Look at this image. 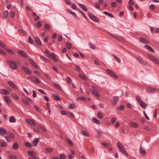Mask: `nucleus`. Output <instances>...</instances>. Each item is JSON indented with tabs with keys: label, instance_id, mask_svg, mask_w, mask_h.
I'll use <instances>...</instances> for the list:
<instances>
[{
	"label": "nucleus",
	"instance_id": "f257e3e1",
	"mask_svg": "<svg viewBox=\"0 0 159 159\" xmlns=\"http://www.w3.org/2000/svg\"><path fill=\"white\" fill-rule=\"evenodd\" d=\"M7 63L9 64L11 68L13 70L16 69L17 68V66L15 61H13L11 60H6Z\"/></svg>",
	"mask_w": 159,
	"mask_h": 159
},
{
	"label": "nucleus",
	"instance_id": "f03ea898",
	"mask_svg": "<svg viewBox=\"0 0 159 159\" xmlns=\"http://www.w3.org/2000/svg\"><path fill=\"white\" fill-rule=\"evenodd\" d=\"M92 88L93 89H92V93L97 98L100 96V95L98 92L99 91V90L97 87L94 86H92Z\"/></svg>",
	"mask_w": 159,
	"mask_h": 159
},
{
	"label": "nucleus",
	"instance_id": "7ed1b4c3",
	"mask_svg": "<svg viewBox=\"0 0 159 159\" xmlns=\"http://www.w3.org/2000/svg\"><path fill=\"white\" fill-rule=\"evenodd\" d=\"M136 58L140 63H141L143 65L147 66H148L149 65V63L148 62L145 61L141 57H136Z\"/></svg>",
	"mask_w": 159,
	"mask_h": 159
},
{
	"label": "nucleus",
	"instance_id": "20e7f679",
	"mask_svg": "<svg viewBox=\"0 0 159 159\" xmlns=\"http://www.w3.org/2000/svg\"><path fill=\"white\" fill-rule=\"evenodd\" d=\"M120 152L124 155L127 156L128 155V154L126 151L125 147L120 143Z\"/></svg>",
	"mask_w": 159,
	"mask_h": 159
},
{
	"label": "nucleus",
	"instance_id": "39448f33",
	"mask_svg": "<svg viewBox=\"0 0 159 159\" xmlns=\"http://www.w3.org/2000/svg\"><path fill=\"white\" fill-rule=\"evenodd\" d=\"M106 71L107 74L111 77L114 78H117L118 77V76L116 74L111 70L110 69H107L106 70Z\"/></svg>",
	"mask_w": 159,
	"mask_h": 159
},
{
	"label": "nucleus",
	"instance_id": "423d86ee",
	"mask_svg": "<svg viewBox=\"0 0 159 159\" xmlns=\"http://www.w3.org/2000/svg\"><path fill=\"white\" fill-rule=\"evenodd\" d=\"M90 18L95 22H98V20L95 16H94L91 13H89L88 14Z\"/></svg>",
	"mask_w": 159,
	"mask_h": 159
},
{
	"label": "nucleus",
	"instance_id": "0eeeda50",
	"mask_svg": "<svg viewBox=\"0 0 159 159\" xmlns=\"http://www.w3.org/2000/svg\"><path fill=\"white\" fill-rule=\"evenodd\" d=\"M157 90L153 88L149 87L147 89V92L149 93H154L156 92Z\"/></svg>",
	"mask_w": 159,
	"mask_h": 159
},
{
	"label": "nucleus",
	"instance_id": "6e6552de",
	"mask_svg": "<svg viewBox=\"0 0 159 159\" xmlns=\"http://www.w3.org/2000/svg\"><path fill=\"white\" fill-rule=\"evenodd\" d=\"M18 53L23 57L27 58L28 57V55L26 52L23 51L21 50L18 51Z\"/></svg>",
	"mask_w": 159,
	"mask_h": 159
},
{
	"label": "nucleus",
	"instance_id": "1a4fd4ad",
	"mask_svg": "<svg viewBox=\"0 0 159 159\" xmlns=\"http://www.w3.org/2000/svg\"><path fill=\"white\" fill-rule=\"evenodd\" d=\"M22 68L23 71L24 72H25L27 74L30 75L31 74V71L27 67L23 66H22Z\"/></svg>",
	"mask_w": 159,
	"mask_h": 159
},
{
	"label": "nucleus",
	"instance_id": "9d476101",
	"mask_svg": "<svg viewBox=\"0 0 159 159\" xmlns=\"http://www.w3.org/2000/svg\"><path fill=\"white\" fill-rule=\"evenodd\" d=\"M8 84L12 88L15 89H17V86L12 81H9L7 82Z\"/></svg>",
	"mask_w": 159,
	"mask_h": 159
},
{
	"label": "nucleus",
	"instance_id": "9b49d317",
	"mask_svg": "<svg viewBox=\"0 0 159 159\" xmlns=\"http://www.w3.org/2000/svg\"><path fill=\"white\" fill-rule=\"evenodd\" d=\"M140 153L141 155H143V156H145L146 154L145 149L140 147Z\"/></svg>",
	"mask_w": 159,
	"mask_h": 159
},
{
	"label": "nucleus",
	"instance_id": "f8f14e48",
	"mask_svg": "<svg viewBox=\"0 0 159 159\" xmlns=\"http://www.w3.org/2000/svg\"><path fill=\"white\" fill-rule=\"evenodd\" d=\"M7 132L5 129L2 127L0 128V134L3 136L6 134Z\"/></svg>",
	"mask_w": 159,
	"mask_h": 159
},
{
	"label": "nucleus",
	"instance_id": "ddd939ff",
	"mask_svg": "<svg viewBox=\"0 0 159 159\" xmlns=\"http://www.w3.org/2000/svg\"><path fill=\"white\" fill-rule=\"evenodd\" d=\"M31 80L33 81L34 82L37 84H39L40 83V81L39 80V79L34 76H32Z\"/></svg>",
	"mask_w": 159,
	"mask_h": 159
},
{
	"label": "nucleus",
	"instance_id": "4468645a",
	"mask_svg": "<svg viewBox=\"0 0 159 159\" xmlns=\"http://www.w3.org/2000/svg\"><path fill=\"white\" fill-rule=\"evenodd\" d=\"M25 121L29 124L33 126H35L36 125L35 123L32 120L28 119H25Z\"/></svg>",
	"mask_w": 159,
	"mask_h": 159
},
{
	"label": "nucleus",
	"instance_id": "2eb2a0df",
	"mask_svg": "<svg viewBox=\"0 0 159 159\" xmlns=\"http://www.w3.org/2000/svg\"><path fill=\"white\" fill-rule=\"evenodd\" d=\"M0 92L1 94H3L5 95H7L9 93L7 90L4 89H1Z\"/></svg>",
	"mask_w": 159,
	"mask_h": 159
},
{
	"label": "nucleus",
	"instance_id": "dca6fc26",
	"mask_svg": "<svg viewBox=\"0 0 159 159\" xmlns=\"http://www.w3.org/2000/svg\"><path fill=\"white\" fill-rule=\"evenodd\" d=\"M35 43L39 45L40 46L41 45V41L38 37H35Z\"/></svg>",
	"mask_w": 159,
	"mask_h": 159
},
{
	"label": "nucleus",
	"instance_id": "f3484780",
	"mask_svg": "<svg viewBox=\"0 0 159 159\" xmlns=\"http://www.w3.org/2000/svg\"><path fill=\"white\" fill-rule=\"evenodd\" d=\"M150 30L152 33H159V28L154 29L153 27L150 28Z\"/></svg>",
	"mask_w": 159,
	"mask_h": 159
},
{
	"label": "nucleus",
	"instance_id": "a211bd4d",
	"mask_svg": "<svg viewBox=\"0 0 159 159\" xmlns=\"http://www.w3.org/2000/svg\"><path fill=\"white\" fill-rule=\"evenodd\" d=\"M139 104L140 107L143 108H145L147 106V105L146 103L143 101H140Z\"/></svg>",
	"mask_w": 159,
	"mask_h": 159
},
{
	"label": "nucleus",
	"instance_id": "6ab92c4d",
	"mask_svg": "<svg viewBox=\"0 0 159 159\" xmlns=\"http://www.w3.org/2000/svg\"><path fill=\"white\" fill-rule=\"evenodd\" d=\"M144 47L146 49L150 51L154 52V51L153 49L150 46L148 45H145L144 46Z\"/></svg>",
	"mask_w": 159,
	"mask_h": 159
},
{
	"label": "nucleus",
	"instance_id": "aec40b11",
	"mask_svg": "<svg viewBox=\"0 0 159 159\" xmlns=\"http://www.w3.org/2000/svg\"><path fill=\"white\" fill-rule=\"evenodd\" d=\"M140 40L142 42L147 44H149L150 42L148 40H147L146 39L143 38H140Z\"/></svg>",
	"mask_w": 159,
	"mask_h": 159
},
{
	"label": "nucleus",
	"instance_id": "412c9836",
	"mask_svg": "<svg viewBox=\"0 0 159 159\" xmlns=\"http://www.w3.org/2000/svg\"><path fill=\"white\" fill-rule=\"evenodd\" d=\"M92 121L97 125H99L101 123L100 121L96 118L93 117L92 118Z\"/></svg>",
	"mask_w": 159,
	"mask_h": 159
},
{
	"label": "nucleus",
	"instance_id": "4be33fe9",
	"mask_svg": "<svg viewBox=\"0 0 159 159\" xmlns=\"http://www.w3.org/2000/svg\"><path fill=\"white\" fill-rule=\"evenodd\" d=\"M39 140L38 138H35L34 140L32 142L33 145L34 146H36L37 145L38 143L39 142Z\"/></svg>",
	"mask_w": 159,
	"mask_h": 159
},
{
	"label": "nucleus",
	"instance_id": "5701e85b",
	"mask_svg": "<svg viewBox=\"0 0 159 159\" xmlns=\"http://www.w3.org/2000/svg\"><path fill=\"white\" fill-rule=\"evenodd\" d=\"M4 99L7 103H9L11 102V100L10 98L8 96H5L4 97Z\"/></svg>",
	"mask_w": 159,
	"mask_h": 159
},
{
	"label": "nucleus",
	"instance_id": "b1692460",
	"mask_svg": "<svg viewBox=\"0 0 159 159\" xmlns=\"http://www.w3.org/2000/svg\"><path fill=\"white\" fill-rule=\"evenodd\" d=\"M79 76L80 78L86 81H88L89 80L88 78L84 74H80Z\"/></svg>",
	"mask_w": 159,
	"mask_h": 159
},
{
	"label": "nucleus",
	"instance_id": "393cba45",
	"mask_svg": "<svg viewBox=\"0 0 159 159\" xmlns=\"http://www.w3.org/2000/svg\"><path fill=\"white\" fill-rule=\"evenodd\" d=\"M51 57H52L53 60L55 62H57V60L56 58V55L54 53L52 52L51 53Z\"/></svg>",
	"mask_w": 159,
	"mask_h": 159
},
{
	"label": "nucleus",
	"instance_id": "a878e982",
	"mask_svg": "<svg viewBox=\"0 0 159 159\" xmlns=\"http://www.w3.org/2000/svg\"><path fill=\"white\" fill-rule=\"evenodd\" d=\"M30 61L31 62V63L32 64V65L34 67L36 68H38V66L36 64V63L33 60H32L30 59Z\"/></svg>",
	"mask_w": 159,
	"mask_h": 159
},
{
	"label": "nucleus",
	"instance_id": "bb28decb",
	"mask_svg": "<svg viewBox=\"0 0 159 159\" xmlns=\"http://www.w3.org/2000/svg\"><path fill=\"white\" fill-rule=\"evenodd\" d=\"M52 96L54 99L57 101H59L61 100V98L58 95L56 94H53Z\"/></svg>",
	"mask_w": 159,
	"mask_h": 159
},
{
	"label": "nucleus",
	"instance_id": "cd10ccee",
	"mask_svg": "<svg viewBox=\"0 0 159 159\" xmlns=\"http://www.w3.org/2000/svg\"><path fill=\"white\" fill-rule=\"evenodd\" d=\"M79 6L84 11H87V8L84 4L80 3L79 4Z\"/></svg>",
	"mask_w": 159,
	"mask_h": 159
},
{
	"label": "nucleus",
	"instance_id": "c85d7f7f",
	"mask_svg": "<svg viewBox=\"0 0 159 159\" xmlns=\"http://www.w3.org/2000/svg\"><path fill=\"white\" fill-rule=\"evenodd\" d=\"M130 125L133 127H137L139 126L135 122H131L130 123Z\"/></svg>",
	"mask_w": 159,
	"mask_h": 159
},
{
	"label": "nucleus",
	"instance_id": "c756f323",
	"mask_svg": "<svg viewBox=\"0 0 159 159\" xmlns=\"http://www.w3.org/2000/svg\"><path fill=\"white\" fill-rule=\"evenodd\" d=\"M39 57L43 61H44L46 62H49V60L48 59H47L46 57H45L43 56L40 55Z\"/></svg>",
	"mask_w": 159,
	"mask_h": 159
},
{
	"label": "nucleus",
	"instance_id": "7c9ffc66",
	"mask_svg": "<svg viewBox=\"0 0 159 159\" xmlns=\"http://www.w3.org/2000/svg\"><path fill=\"white\" fill-rule=\"evenodd\" d=\"M147 56L151 60H152L153 61H154L155 60L156 58L155 57H153L152 55L149 54H147Z\"/></svg>",
	"mask_w": 159,
	"mask_h": 159
},
{
	"label": "nucleus",
	"instance_id": "2f4dec72",
	"mask_svg": "<svg viewBox=\"0 0 159 159\" xmlns=\"http://www.w3.org/2000/svg\"><path fill=\"white\" fill-rule=\"evenodd\" d=\"M9 121L11 123L15 122L16 121V120L13 116H11L9 119Z\"/></svg>",
	"mask_w": 159,
	"mask_h": 159
},
{
	"label": "nucleus",
	"instance_id": "473e14b6",
	"mask_svg": "<svg viewBox=\"0 0 159 159\" xmlns=\"http://www.w3.org/2000/svg\"><path fill=\"white\" fill-rule=\"evenodd\" d=\"M12 148L15 149L16 150L19 148V145L16 142H15L12 145Z\"/></svg>",
	"mask_w": 159,
	"mask_h": 159
},
{
	"label": "nucleus",
	"instance_id": "72a5a7b5",
	"mask_svg": "<svg viewBox=\"0 0 159 159\" xmlns=\"http://www.w3.org/2000/svg\"><path fill=\"white\" fill-rule=\"evenodd\" d=\"M67 11L68 12L70 13L72 15L76 17L77 16L76 14H75V13L74 12L72 11L71 10L69 9H67Z\"/></svg>",
	"mask_w": 159,
	"mask_h": 159
},
{
	"label": "nucleus",
	"instance_id": "f704fd0d",
	"mask_svg": "<svg viewBox=\"0 0 159 159\" xmlns=\"http://www.w3.org/2000/svg\"><path fill=\"white\" fill-rule=\"evenodd\" d=\"M118 100V97H114L113 98V103L116 105V102Z\"/></svg>",
	"mask_w": 159,
	"mask_h": 159
},
{
	"label": "nucleus",
	"instance_id": "c9c22d12",
	"mask_svg": "<svg viewBox=\"0 0 159 159\" xmlns=\"http://www.w3.org/2000/svg\"><path fill=\"white\" fill-rule=\"evenodd\" d=\"M44 53L47 55V56L49 58H50L51 57V53L48 51L46 50H45V51L44 52Z\"/></svg>",
	"mask_w": 159,
	"mask_h": 159
},
{
	"label": "nucleus",
	"instance_id": "e433bc0d",
	"mask_svg": "<svg viewBox=\"0 0 159 159\" xmlns=\"http://www.w3.org/2000/svg\"><path fill=\"white\" fill-rule=\"evenodd\" d=\"M103 13L106 15L109 16L111 17H113L114 16H113L110 13L107 12L106 11H105L104 12H103Z\"/></svg>",
	"mask_w": 159,
	"mask_h": 159
},
{
	"label": "nucleus",
	"instance_id": "4c0bfd02",
	"mask_svg": "<svg viewBox=\"0 0 159 159\" xmlns=\"http://www.w3.org/2000/svg\"><path fill=\"white\" fill-rule=\"evenodd\" d=\"M89 47L93 49H95L96 46L95 45L91 43H89Z\"/></svg>",
	"mask_w": 159,
	"mask_h": 159
},
{
	"label": "nucleus",
	"instance_id": "58836bf2",
	"mask_svg": "<svg viewBox=\"0 0 159 159\" xmlns=\"http://www.w3.org/2000/svg\"><path fill=\"white\" fill-rule=\"evenodd\" d=\"M0 146L1 147H6L7 146V144L5 142H0Z\"/></svg>",
	"mask_w": 159,
	"mask_h": 159
},
{
	"label": "nucleus",
	"instance_id": "ea45409f",
	"mask_svg": "<svg viewBox=\"0 0 159 159\" xmlns=\"http://www.w3.org/2000/svg\"><path fill=\"white\" fill-rule=\"evenodd\" d=\"M97 116L100 119H101L102 118V117H103V116L102 114L100 112H99L98 113Z\"/></svg>",
	"mask_w": 159,
	"mask_h": 159
},
{
	"label": "nucleus",
	"instance_id": "a19ab883",
	"mask_svg": "<svg viewBox=\"0 0 159 159\" xmlns=\"http://www.w3.org/2000/svg\"><path fill=\"white\" fill-rule=\"evenodd\" d=\"M28 41L31 44H33L34 43L33 40L30 36H29Z\"/></svg>",
	"mask_w": 159,
	"mask_h": 159
},
{
	"label": "nucleus",
	"instance_id": "79ce46f5",
	"mask_svg": "<svg viewBox=\"0 0 159 159\" xmlns=\"http://www.w3.org/2000/svg\"><path fill=\"white\" fill-rule=\"evenodd\" d=\"M81 134L84 135L88 136L89 137V135L84 130H82L81 132Z\"/></svg>",
	"mask_w": 159,
	"mask_h": 159
},
{
	"label": "nucleus",
	"instance_id": "37998d69",
	"mask_svg": "<svg viewBox=\"0 0 159 159\" xmlns=\"http://www.w3.org/2000/svg\"><path fill=\"white\" fill-rule=\"evenodd\" d=\"M9 158L10 159H16L17 157L14 155H11L9 156Z\"/></svg>",
	"mask_w": 159,
	"mask_h": 159
},
{
	"label": "nucleus",
	"instance_id": "c03bdc74",
	"mask_svg": "<svg viewBox=\"0 0 159 159\" xmlns=\"http://www.w3.org/2000/svg\"><path fill=\"white\" fill-rule=\"evenodd\" d=\"M66 46L68 49H70L71 48V43H69L68 42L66 43Z\"/></svg>",
	"mask_w": 159,
	"mask_h": 159
},
{
	"label": "nucleus",
	"instance_id": "a18cd8bd",
	"mask_svg": "<svg viewBox=\"0 0 159 159\" xmlns=\"http://www.w3.org/2000/svg\"><path fill=\"white\" fill-rule=\"evenodd\" d=\"M38 128L39 129H41L43 131L45 132V131H46V129H45V127H44L43 126H39L38 127Z\"/></svg>",
	"mask_w": 159,
	"mask_h": 159
},
{
	"label": "nucleus",
	"instance_id": "49530a36",
	"mask_svg": "<svg viewBox=\"0 0 159 159\" xmlns=\"http://www.w3.org/2000/svg\"><path fill=\"white\" fill-rule=\"evenodd\" d=\"M12 96L16 100H17L19 98L18 96L15 93H13L12 95Z\"/></svg>",
	"mask_w": 159,
	"mask_h": 159
},
{
	"label": "nucleus",
	"instance_id": "de8ad7c7",
	"mask_svg": "<svg viewBox=\"0 0 159 159\" xmlns=\"http://www.w3.org/2000/svg\"><path fill=\"white\" fill-rule=\"evenodd\" d=\"M66 157L65 154H61L60 157V159H65Z\"/></svg>",
	"mask_w": 159,
	"mask_h": 159
},
{
	"label": "nucleus",
	"instance_id": "09e8293b",
	"mask_svg": "<svg viewBox=\"0 0 159 159\" xmlns=\"http://www.w3.org/2000/svg\"><path fill=\"white\" fill-rule=\"evenodd\" d=\"M54 85L57 89H60V90H61V87L58 84H56V83H54Z\"/></svg>",
	"mask_w": 159,
	"mask_h": 159
},
{
	"label": "nucleus",
	"instance_id": "8fccbe9b",
	"mask_svg": "<svg viewBox=\"0 0 159 159\" xmlns=\"http://www.w3.org/2000/svg\"><path fill=\"white\" fill-rule=\"evenodd\" d=\"M136 100L139 103L140 102V101H142L140 97L138 95H136Z\"/></svg>",
	"mask_w": 159,
	"mask_h": 159
},
{
	"label": "nucleus",
	"instance_id": "3c124183",
	"mask_svg": "<svg viewBox=\"0 0 159 159\" xmlns=\"http://www.w3.org/2000/svg\"><path fill=\"white\" fill-rule=\"evenodd\" d=\"M45 150L47 152L49 153L52 151V149L50 148H46L45 149Z\"/></svg>",
	"mask_w": 159,
	"mask_h": 159
},
{
	"label": "nucleus",
	"instance_id": "603ef678",
	"mask_svg": "<svg viewBox=\"0 0 159 159\" xmlns=\"http://www.w3.org/2000/svg\"><path fill=\"white\" fill-rule=\"evenodd\" d=\"M8 136L11 139H12L14 137V134L11 133H10L8 134Z\"/></svg>",
	"mask_w": 159,
	"mask_h": 159
},
{
	"label": "nucleus",
	"instance_id": "864d4df0",
	"mask_svg": "<svg viewBox=\"0 0 159 159\" xmlns=\"http://www.w3.org/2000/svg\"><path fill=\"white\" fill-rule=\"evenodd\" d=\"M157 110L156 109L153 113V117L154 118L157 117Z\"/></svg>",
	"mask_w": 159,
	"mask_h": 159
},
{
	"label": "nucleus",
	"instance_id": "5fc2aeb1",
	"mask_svg": "<svg viewBox=\"0 0 159 159\" xmlns=\"http://www.w3.org/2000/svg\"><path fill=\"white\" fill-rule=\"evenodd\" d=\"M22 101L24 104H26L27 105H29L30 104L29 102L25 99H23L22 100Z\"/></svg>",
	"mask_w": 159,
	"mask_h": 159
},
{
	"label": "nucleus",
	"instance_id": "6e6d98bb",
	"mask_svg": "<svg viewBox=\"0 0 159 159\" xmlns=\"http://www.w3.org/2000/svg\"><path fill=\"white\" fill-rule=\"evenodd\" d=\"M75 107V105L74 104H71L69 105V108L70 109H73Z\"/></svg>",
	"mask_w": 159,
	"mask_h": 159
},
{
	"label": "nucleus",
	"instance_id": "4d7b16f0",
	"mask_svg": "<svg viewBox=\"0 0 159 159\" xmlns=\"http://www.w3.org/2000/svg\"><path fill=\"white\" fill-rule=\"evenodd\" d=\"M34 107L38 111L40 112L41 111V110L38 106L37 105H35Z\"/></svg>",
	"mask_w": 159,
	"mask_h": 159
},
{
	"label": "nucleus",
	"instance_id": "13d9d810",
	"mask_svg": "<svg viewBox=\"0 0 159 159\" xmlns=\"http://www.w3.org/2000/svg\"><path fill=\"white\" fill-rule=\"evenodd\" d=\"M38 91L39 92L44 94H46V93L44 92V91L42 90V89H37Z\"/></svg>",
	"mask_w": 159,
	"mask_h": 159
},
{
	"label": "nucleus",
	"instance_id": "bf43d9fd",
	"mask_svg": "<svg viewBox=\"0 0 159 159\" xmlns=\"http://www.w3.org/2000/svg\"><path fill=\"white\" fill-rule=\"evenodd\" d=\"M25 145L26 147H31L32 146L31 144L30 143L28 142L25 143Z\"/></svg>",
	"mask_w": 159,
	"mask_h": 159
},
{
	"label": "nucleus",
	"instance_id": "052dcab7",
	"mask_svg": "<svg viewBox=\"0 0 159 159\" xmlns=\"http://www.w3.org/2000/svg\"><path fill=\"white\" fill-rule=\"evenodd\" d=\"M61 113L62 115H66L67 114V112L64 110H61Z\"/></svg>",
	"mask_w": 159,
	"mask_h": 159
},
{
	"label": "nucleus",
	"instance_id": "680f3d73",
	"mask_svg": "<svg viewBox=\"0 0 159 159\" xmlns=\"http://www.w3.org/2000/svg\"><path fill=\"white\" fill-rule=\"evenodd\" d=\"M28 153L30 156L34 157V152L32 151H29L28 152Z\"/></svg>",
	"mask_w": 159,
	"mask_h": 159
},
{
	"label": "nucleus",
	"instance_id": "e2e57ef3",
	"mask_svg": "<svg viewBox=\"0 0 159 159\" xmlns=\"http://www.w3.org/2000/svg\"><path fill=\"white\" fill-rule=\"evenodd\" d=\"M67 143L71 146H73V143H72V142L70 140L67 139Z\"/></svg>",
	"mask_w": 159,
	"mask_h": 159
},
{
	"label": "nucleus",
	"instance_id": "0e129e2a",
	"mask_svg": "<svg viewBox=\"0 0 159 159\" xmlns=\"http://www.w3.org/2000/svg\"><path fill=\"white\" fill-rule=\"evenodd\" d=\"M18 31L20 33H23L24 34H26V33L23 29H19L18 30Z\"/></svg>",
	"mask_w": 159,
	"mask_h": 159
},
{
	"label": "nucleus",
	"instance_id": "69168bd1",
	"mask_svg": "<svg viewBox=\"0 0 159 159\" xmlns=\"http://www.w3.org/2000/svg\"><path fill=\"white\" fill-rule=\"evenodd\" d=\"M44 28L50 30V26L48 24H46L45 25Z\"/></svg>",
	"mask_w": 159,
	"mask_h": 159
},
{
	"label": "nucleus",
	"instance_id": "338daca9",
	"mask_svg": "<svg viewBox=\"0 0 159 159\" xmlns=\"http://www.w3.org/2000/svg\"><path fill=\"white\" fill-rule=\"evenodd\" d=\"M78 99L82 100L83 101H85L86 100V98L84 97H80L78 98Z\"/></svg>",
	"mask_w": 159,
	"mask_h": 159
},
{
	"label": "nucleus",
	"instance_id": "774afa93",
	"mask_svg": "<svg viewBox=\"0 0 159 159\" xmlns=\"http://www.w3.org/2000/svg\"><path fill=\"white\" fill-rule=\"evenodd\" d=\"M71 7L73 9H77V7L76 5L75 4H72L71 5Z\"/></svg>",
	"mask_w": 159,
	"mask_h": 159
}]
</instances>
